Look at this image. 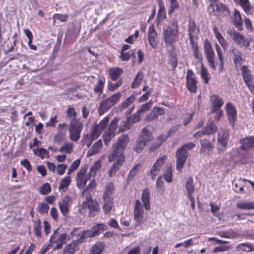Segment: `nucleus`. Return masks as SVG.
Masks as SVG:
<instances>
[{
	"label": "nucleus",
	"mask_w": 254,
	"mask_h": 254,
	"mask_svg": "<svg viewBox=\"0 0 254 254\" xmlns=\"http://www.w3.org/2000/svg\"><path fill=\"white\" fill-rule=\"evenodd\" d=\"M128 140V136L127 135H124L119 138L117 142L114 145L112 151L108 156L110 162L117 161L119 164L123 163L125 161L123 152Z\"/></svg>",
	"instance_id": "nucleus-1"
},
{
	"label": "nucleus",
	"mask_w": 254,
	"mask_h": 254,
	"mask_svg": "<svg viewBox=\"0 0 254 254\" xmlns=\"http://www.w3.org/2000/svg\"><path fill=\"white\" fill-rule=\"evenodd\" d=\"M195 146V143L188 142L184 144L176 151V169L180 173H182L183 168L189 156L188 151L193 149Z\"/></svg>",
	"instance_id": "nucleus-2"
},
{
	"label": "nucleus",
	"mask_w": 254,
	"mask_h": 254,
	"mask_svg": "<svg viewBox=\"0 0 254 254\" xmlns=\"http://www.w3.org/2000/svg\"><path fill=\"white\" fill-rule=\"evenodd\" d=\"M85 200L83 201L79 211L81 214H84L87 210L90 217L94 216L99 210V206L97 202L94 200L90 194H86L84 196Z\"/></svg>",
	"instance_id": "nucleus-3"
},
{
	"label": "nucleus",
	"mask_w": 254,
	"mask_h": 254,
	"mask_svg": "<svg viewBox=\"0 0 254 254\" xmlns=\"http://www.w3.org/2000/svg\"><path fill=\"white\" fill-rule=\"evenodd\" d=\"M164 40L166 46H172L178 40V24L174 21L163 30Z\"/></svg>",
	"instance_id": "nucleus-4"
},
{
	"label": "nucleus",
	"mask_w": 254,
	"mask_h": 254,
	"mask_svg": "<svg viewBox=\"0 0 254 254\" xmlns=\"http://www.w3.org/2000/svg\"><path fill=\"white\" fill-rule=\"evenodd\" d=\"M230 138L229 130L221 127L218 132L217 150L219 154L224 153L227 149Z\"/></svg>",
	"instance_id": "nucleus-5"
},
{
	"label": "nucleus",
	"mask_w": 254,
	"mask_h": 254,
	"mask_svg": "<svg viewBox=\"0 0 254 254\" xmlns=\"http://www.w3.org/2000/svg\"><path fill=\"white\" fill-rule=\"evenodd\" d=\"M83 123L79 119L71 120L69 123V138L72 141L77 142L80 138Z\"/></svg>",
	"instance_id": "nucleus-6"
},
{
	"label": "nucleus",
	"mask_w": 254,
	"mask_h": 254,
	"mask_svg": "<svg viewBox=\"0 0 254 254\" xmlns=\"http://www.w3.org/2000/svg\"><path fill=\"white\" fill-rule=\"evenodd\" d=\"M152 136L150 131L144 127L142 129L141 134L138 138L137 141L134 147V150L137 152H141L146 145L147 142L151 140Z\"/></svg>",
	"instance_id": "nucleus-7"
},
{
	"label": "nucleus",
	"mask_w": 254,
	"mask_h": 254,
	"mask_svg": "<svg viewBox=\"0 0 254 254\" xmlns=\"http://www.w3.org/2000/svg\"><path fill=\"white\" fill-rule=\"evenodd\" d=\"M204 52L209 66L213 70L216 69L217 63L215 61V53L210 42L206 40L204 45Z\"/></svg>",
	"instance_id": "nucleus-8"
},
{
	"label": "nucleus",
	"mask_w": 254,
	"mask_h": 254,
	"mask_svg": "<svg viewBox=\"0 0 254 254\" xmlns=\"http://www.w3.org/2000/svg\"><path fill=\"white\" fill-rule=\"evenodd\" d=\"M134 219L135 225H140L145 221L144 218V212L142 204L139 200L136 199L135 201V205L133 210Z\"/></svg>",
	"instance_id": "nucleus-9"
},
{
	"label": "nucleus",
	"mask_w": 254,
	"mask_h": 254,
	"mask_svg": "<svg viewBox=\"0 0 254 254\" xmlns=\"http://www.w3.org/2000/svg\"><path fill=\"white\" fill-rule=\"evenodd\" d=\"M227 32L234 42L241 47L244 46L247 48L250 46L249 41L246 39L243 35L236 31L235 29H230Z\"/></svg>",
	"instance_id": "nucleus-10"
},
{
	"label": "nucleus",
	"mask_w": 254,
	"mask_h": 254,
	"mask_svg": "<svg viewBox=\"0 0 254 254\" xmlns=\"http://www.w3.org/2000/svg\"><path fill=\"white\" fill-rule=\"evenodd\" d=\"M196 80L195 74L191 70L187 71L186 75V83L188 90L191 93H195L197 91Z\"/></svg>",
	"instance_id": "nucleus-11"
},
{
	"label": "nucleus",
	"mask_w": 254,
	"mask_h": 254,
	"mask_svg": "<svg viewBox=\"0 0 254 254\" xmlns=\"http://www.w3.org/2000/svg\"><path fill=\"white\" fill-rule=\"evenodd\" d=\"M86 168H82L78 172L76 178L77 186L79 189H82L84 187L87 182L90 180L91 175H86Z\"/></svg>",
	"instance_id": "nucleus-12"
},
{
	"label": "nucleus",
	"mask_w": 254,
	"mask_h": 254,
	"mask_svg": "<svg viewBox=\"0 0 254 254\" xmlns=\"http://www.w3.org/2000/svg\"><path fill=\"white\" fill-rule=\"evenodd\" d=\"M188 32L190 42L197 40L199 33V26H197L194 21L191 19L189 21Z\"/></svg>",
	"instance_id": "nucleus-13"
},
{
	"label": "nucleus",
	"mask_w": 254,
	"mask_h": 254,
	"mask_svg": "<svg viewBox=\"0 0 254 254\" xmlns=\"http://www.w3.org/2000/svg\"><path fill=\"white\" fill-rule=\"evenodd\" d=\"M166 156L164 155L158 158L150 170V175L151 176L152 179L154 180L156 176L159 174L162 167L165 164Z\"/></svg>",
	"instance_id": "nucleus-14"
},
{
	"label": "nucleus",
	"mask_w": 254,
	"mask_h": 254,
	"mask_svg": "<svg viewBox=\"0 0 254 254\" xmlns=\"http://www.w3.org/2000/svg\"><path fill=\"white\" fill-rule=\"evenodd\" d=\"M67 125L65 123L60 124L58 126V132L54 136V141L60 143L64 139L67 129Z\"/></svg>",
	"instance_id": "nucleus-15"
},
{
	"label": "nucleus",
	"mask_w": 254,
	"mask_h": 254,
	"mask_svg": "<svg viewBox=\"0 0 254 254\" xmlns=\"http://www.w3.org/2000/svg\"><path fill=\"white\" fill-rule=\"evenodd\" d=\"M200 153L203 155H208L213 151L214 146L212 143L207 139H203L200 141Z\"/></svg>",
	"instance_id": "nucleus-16"
},
{
	"label": "nucleus",
	"mask_w": 254,
	"mask_h": 254,
	"mask_svg": "<svg viewBox=\"0 0 254 254\" xmlns=\"http://www.w3.org/2000/svg\"><path fill=\"white\" fill-rule=\"evenodd\" d=\"M226 111L229 123L232 127H234L237 119L236 108L232 103H228L226 104Z\"/></svg>",
	"instance_id": "nucleus-17"
},
{
	"label": "nucleus",
	"mask_w": 254,
	"mask_h": 254,
	"mask_svg": "<svg viewBox=\"0 0 254 254\" xmlns=\"http://www.w3.org/2000/svg\"><path fill=\"white\" fill-rule=\"evenodd\" d=\"M148 40L149 44L153 48L157 47L158 43L157 34L153 25H150L148 29Z\"/></svg>",
	"instance_id": "nucleus-18"
},
{
	"label": "nucleus",
	"mask_w": 254,
	"mask_h": 254,
	"mask_svg": "<svg viewBox=\"0 0 254 254\" xmlns=\"http://www.w3.org/2000/svg\"><path fill=\"white\" fill-rule=\"evenodd\" d=\"M79 244H81V241L78 239L72 241L64 247L63 254H74L79 250Z\"/></svg>",
	"instance_id": "nucleus-19"
},
{
	"label": "nucleus",
	"mask_w": 254,
	"mask_h": 254,
	"mask_svg": "<svg viewBox=\"0 0 254 254\" xmlns=\"http://www.w3.org/2000/svg\"><path fill=\"white\" fill-rule=\"evenodd\" d=\"M211 110H222L221 107L224 104L223 100L218 96L213 95L210 97Z\"/></svg>",
	"instance_id": "nucleus-20"
},
{
	"label": "nucleus",
	"mask_w": 254,
	"mask_h": 254,
	"mask_svg": "<svg viewBox=\"0 0 254 254\" xmlns=\"http://www.w3.org/2000/svg\"><path fill=\"white\" fill-rule=\"evenodd\" d=\"M164 113L165 112L163 108L155 107L146 116L145 120L147 121L154 120L158 118L159 115H163Z\"/></svg>",
	"instance_id": "nucleus-21"
},
{
	"label": "nucleus",
	"mask_w": 254,
	"mask_h": 254,
	"mask_svg": "<svg viewBox=\"0 0 254 254\" xmlns=\"http://www.w3.org/2000/svg\"><path fill=\"white\" fill-rule=\"evenodd\" d=\"M70 201L71 198L68 196H65L59 203V206L61 212L64 216H65L68 212L69 202Z\"/></svg>",
	"instance_id": "nucleus-22"
},
{
	"label": "nucleus",
	"mask_w": 254,
	"mask_h": 254,
	"mask_svg": "<svg viewBox=\"0 0 254 254\" xmlns=\"http://www.w3.org/2000/svg\"><path fill=\"white\" fill-rule=\"evenodd\" d=\"M232 19L235 26L239 30H242L243 29L242 20L240 12L238 10L235 9Z\"/></svg>",
	"instance_id": "nucleus-23"
},
{
	"label": "nucleus",
	"mask_w": 254,
	"mask_h": 254,
	"mask_svg": "<svg viewBox=\"0 0 254 254\" xmlns=\"http://www.w3.org/2000/svg\"><path fill=\"white\" fill-rule=\"evenodd\" d=\"M241 148L243 150H247L254 147V137H246L241 140Z\"/></svg>",
	"instance_id": "nucleus-24"
},
{
	"label": "nucleus",
	"mask_w": 254,
	"mask_h": 254,
	"mask_svg": "<svg viewBox=\"0 0 254 254\" xmlns=\"http://www.w3.org/2000/svg\"><path fill=\"white\" fill-rule=\"evenodd\" d=\"M141 200L145 210H149L150 208V195L149 190L148 189L143 190L141 194Z\"/></svg>",
	"instance_id": "nucleus-25"
},
{
	"label": "nucleus",
	"mask_w": 254,
	"mask_h": 254,
	"mask_svg": "<svg viewBox=\"0 0 254 254\" xmlns=\"http://www.w3.org/2000/svg\"><path fill=\"white\" fill-rule=\"evenodd\" d=\"M186 180L185 188L188 197L191 196L194 191V185L193 182V179L190 176L186 178Z\"/></svg>",
	"instance_id": "nucleus-26"
},
{
	"label": "nucleus",
	"mask_w": 254,
	"mask_h": 254,
	"mask_svg": "<svg viewBox=\"0 0 254 254\" xmlns=\"http://www.w3.org/2000/svg\"><path fill=\"white\" fill-rule=\"evenodd\" d=\"M213 32L214 35L219 44L221 45L224 50H225L228 46L227 41L223 37L216 26H214L213 28Z\"/></svg>",
	"instance_id": "nucleus-27"
},
{
	"label": "nucleus",
	"mask_w": 254,
	"mask_h": 254,
	"mask_svg": "<svg viewBox=\"0 0 254 254\" xmlns=\"http://www.w3.org/2000/svg\"><path fill=\"white\" fill-rule=\"evenodd\" d=\"M105 244L103 242H99L93 245L89 254H101L104 250Z\"/></svg>",
	"instance_id": "nucleus-28"
},
{
	"label": "nucleus",
	"mask_w": 254,
	"mask_h": 254,
	"mask_svg": "<svg viewBox=\"0 0 254 254\" xmlns=\"http://www.w3.org/2000/svg\"><path fill=\"white\" fill-rule=\"evenodd\" d=\"M102 146V141L101 139L95 142L92 147L88 151L87 156L90 157L94 154H97L100 152V150Z\"/></svg>",
	"instance_id": "nucleus-29"
},
{
	"label": "nucleus",
	"mask_w": 254,
	"mask_h": 254,
	"mask_svg": "<svg viewBox=\"0 0 254 254\" xmlns=\"http://www.w3.org/2000/svg\"><path fill=\"white\" fill-rule=\"evenodd\" d=\"M217 129V127L213 122H211L203 128L206 135L214 134L216 132Z\"/></svg>",
	"instance_id": "nucleus-30"
},
{
	"label": "nucleus",
	"mask_w": 254,
	"mask_h": 254,
	"mask_svg": "<svg viewBox=\"0 0 254 254\" xmlns=\"http://www.w3.org/2000/svg\"><path fill=\"white\" fill-rule=\"evenodd\" d=\"M111 105L105 99L101 102L98 109L99 115L101 116L106 113L111 108Z\"/></svg>",
	"instance_id": "nucleus-31"
},
{
	"label": "nucleus",
	"mask_w": 254,
	"mask_h": 254,
	"mask_svg": "<svg viewBox=\"0 0 254 254\" xmlns=\"http://www.w3.org/2000/svg\"><path fill=\"white\" fill-rule=\"evenodd\" d=\"M123 70L119 67L111 68L109 69V74L113 80H117L123 73Z\"/></svg>",
	"instance_id": "nucleus-32"
},
{
	"label": "nucleus",
	"mask_w": 254,
	"mask_h": 254,
	"mask_svg": "<svg viewBox=\"0 0 254 254\" xmlns=\"http://www.w3.org/2000/svg\"><path fill=\"white\" fill-rule=\"evenodd\" d=\"M94 237L98 236L104 231L107 229V226L103 223L98 224L92 227Z\"/></svg>",
	"instance_id": "nucleus-33"
},
{
	"label": "nucleus",
	"mask_w": 254,
	"mask_h": 254,
	"mask_svg": "<svg viewBox=\"0 0 254 254\" xmlns=\"http://www.w3.org/2000/svg\"><path fill=\"white\" fill-rule=\"evenodd\" d=\"M114 190V185L110 183L105 187V190L103 194V198H113L112 195Z\"/></svg>",
	"instance_id": "nucleus-34"
},
{
	"label": "nucleus",
	"mask_w": 254,
	"mask_h": 254,
	"mask_svg": "<svg viewBox=\"0 0 254 254\" xmlns=\"http://www.w3.org/2000/svg\"><path fill=\"white\" fill-rule=\"evenodd\" d=\"M237 208L244 210L254 209V202L253 201H245L240 202L237 203Z\"/></svg>",
	"instance_id": "nucleus-35"
},
{
	"label": "nucleus",
	"mask_w": 254,
	"mask_h": 254,
	"mask_svg": "<svg viewBox=\"0 0 254 254\" xmlns=\"http://www.w3.org/2000/svg\"><path fill=\"white\" fill-rule=\"evenodd\" d=\"M103 209L106 214L109 213L113 205V198H103Z\"/></svg>",
	"instance_id": "nucleus-36"
},
{
	"label": "nucleus",
	"mask_w": 254,
	"mask_h": 254,
	"mask_svg": "<svg viewBox=\"0 0 254 254\" xmlns=\"http://www.w3.org/2000/svg\"><path fill=\"white\" fill-rule=\"evenodd\" d=\"M232 53L233 55V60L234 64L236 65L240 64L243 61L242 54L240 51L237 49H233Z\"/></svg>",
	"instance_id": "nucleus-37"
},
{
	"label": "nucleus",
	"mask_w": 254,
	"mask_h": 254,
	"mask_svg": "<svg viewBox=\"0 0 254 254\" xmlns=\"http://www.w3.org/2000/svg\"><path fill=\"white\" fill-rule=\"evenodd\" d=\"M78 236L79 237V238H78V240L81 241V244L83 243V240L84 239L88 238L94 237L92 229L91 230H85L81 232L80 233H79Z\"/></svg>",
	"instance_id": "nucleus-38"
},
{
	"label": "nucleus",
	"mask_w": 254,
	"mask_h": 254,
	"mask_svg": "<svg viewBox=\"0 0 254 254\" xmlns=\"http://www.w3.org/2000/svg\"><path fill=\"white\" fill-rule=\"evenodd\" d=\"M192 50L193 51V56L198 61L202 60L201 55L199 53V47L196 41L190 42Z\"/></svg>",
	"instance_id": "nucleus-39"
},
{
	"label": "nucleus",
	"mask_w": 254,
	"mask_h": 254,
	"mask_svg": "<svg viewBox=\"0 0 254 254\" xmlns=\"http://www.w3.org/2000/svg\"><path fill=\"white\" fill-rule=\"evenodd\" d=\"M135 98L136 95L134 93L131 94L129 97L122 103L120 105V109L122 110L128 107L129 105L135 101Z\"/></svg>",
	"instance_id": "nucleus-40"
},
{
	"label": "nucleus",
	"mask_w": 254,
	"mask_h": 254,
	"mask_svg": "<svg viewBox=\"0 0 254 254\" xmlns=\"http://www.w3.org/2000/svg\"><path fill=\"white\" fill-rule=\"evenodd\" d=\"M33 151L35 155L41 157L42 159L48 158L49 156V152L45 148H37V149H34Z\"/></svg>",
	"instance_id": "nucleus-41"
},
{
	"label": "nucleus",
	"mask_w": 254,
	"mask_h": 254,
	"mask_svg": "<svg viewBox=\"0 0 254 254\" xmlns=\"http://www.w3.org/2000/svg\"><path fill=\"white\" fill-rule=\"evenodd\" d=\"M102 130L98 127L96 126L94 127L91 131L90 135L88 134L85 135V136L89 138H92V140L97 139L101 134Z\"/></svg>",
	"instance_id": "nucleus-42"
},
{
	"label": "nucleus",
	"mask_w": 254,
	"mask_h": 254,
	"mask_svg": "<svg viewBox=\"0 0 254 254\" xmlns=\"http://www.w3.org/2000/svg\"><path fill=\"white\" fill-rule=\"evenodd\" d=\"M70 182V178L69 176L65 177L63 179H62L60 183L59 189L60 190H62L63 191H65Z\"/></svg>",
	"instance_id": "nucleus-43"
},
{
	"label": "nucleus",
	"mask_w": 254,
	"mask_h": 254,
	"mask_svg": "<svg viewBox=\"0 0 254 254\" xmlns=\"http://www.w3.org/2000/svg\"><path fill=\"white\" fill-rule=\"evenodd\" d=\"M121 98V94L120 93H117L106 100L112 107L120 101Z\"/></svg>",
	"instance_id": "nucleus-44"
},
{
	"label": "nucleus",
	"mask_w": 254,
	"mask_h": 254,
	"mask_svg": "<svg viewBox=\"0 0 254 254\" xmlns=\"http://www.w3.org/2000/svg\"><path fill=\"white\" fill-rule=\"evenodd\" d=\"M217 56L219 61V63L218 64V70L220 73L222 72L224 69V58L223 57V52L221 49H218V50L216 51Z\"/></svg>",
	"instance_id": "nucleus-45"
},
{
	"label": "nucleus",
	"mask_w": 254,
	"mask_h": 254,
	"mask_svg": "<svg viewBox=\"0 0 254 254\" xmlns=\"http://www.w3.org/2000/svg\"><path fill=\"white\" fill-rule=\"evenodd\" d=\"M143 78V74L141 72H139L136 75L131 84V87L133 89L137 88L141 83Z\"/></svg>",
	"instance_id": "nucleus-46"
},
{
	"label": "nucleus",
	"mask_w": 254,
	"mask_h": 254,
	"mask_svg": "<svg viewBox=\"0 0 254 254\" xmlns=\"http://www.w3.org/2000/svg\"><path fill=\"white\" fill-rule=\"evenodd\" d=\"M58 151L62 153H71L73 151V145L70 143H65L61 147Z\"/></svg>",
	"instance_id": "nucleus-47"
},
{
	"label": "nucleus",
	"mask_w": 254,
	"mask_h": 254,
	"mask_svg": "<svg viewBox=\"0 0 254 254\" xmlns=\"http://www.w3.org/2000/svg\"><path fill=\"white\" fill-rule=\"evenodd\" d=\"M238 248L245 252H253L254 251V246L251 243H241L240 244Z\"/></svg>",
	"instance_id": "nucleus-48"
},
{
	"label": "nucleus",
	"mask_w": 254,
	"mask_h": 254,
	"mask_svg": "<svg viewBox=\"0 0 254 254\" xmlns=\"http://www.w3.org/2000/svg\"><path fill=\"white\" fill-rule=\"evenodd\" d=\"M200 75L201 78L204 80V83L207 84L209 79L210 78V75L208 72L207 69L203 66L201 67Z\"/></svg>",
	"instance_id": "nucleus-49"
},
{
	"label": "nucleus",
	"mask_w": 254,
	"mask_h": 254,
	"mask_svg": "<svg viewBox=\"0 0 254 254\" xmlns=\"http://www.w3.org/2000/svg\"><path fill=\"white\" fill-rule=\"evenodd\" d=\"M170 5L168 8V14L169 15H171L174 10L177 9L179 7V3L177 1V0H169Z\"/></svg>",
	"instance_id": "nucleus-50"
},
{
	"label": "nucleus",
	"mask_w": 254,
	"mask_h": 254,
	"mask_svg": "<svg viewBox=\"0 0 254 254\" xmlns=\"http://www.w3.org/2000/svg\"><path fill=\"white\" fill-rule=\"evenodd\" d=\"M66 115L67 117L70 119V121L71 120L77 119V113L75 111L74 109L70 106H69L67 108Z\"/></svg>",
	"instance_id": "nucleus-51"
},
{
	"label": "nucleus",
	"mask_w": 254,
	"mask_h": 254,
	"mask_svg": "<svg viewBox=\"0 0 254 254\" xmlns=\"http://www.w3.org/2000/svg\"><path fill=\"white\" fill-rule=\"evenodd\" d=\"M236 2H239L241 6L243 7V9L246 12H248L250 11L251 7V4L249 0H234Z\"/></svg>",
	"instance_id": "nucleus-52"
},
{
	"label": "nucleus",
	"mask_w": 254,
	"mask_h": 254,
	"mask_svg": "<svg viewBox=\"0 0 254 254\" xmlns=\"http://www.w3.org/2000/svg\"><path fill=\"white\" fill-rule=\"evenodd\" d=\"M122 164L123 163H118L117 161H115V162L114 163L113 165H112L110 170L109 176L112 177L113 176L115 175L116 172L119 170L120 166H122Z\"/></svg>",
	"instance_id": "nucleus-53"
},
{
	"label": "nucleus",
	"mask_w": 254,
	"mask_h": 254,
	"mask_svg": "<svg viewBox=\"0 0 254 254\" xmlns=\"http://www.w3.org/2000/svg\"><path fill=\"white\" fill-rule=\"evenodd\" d=\"M96 187V184L95 180H92L87 186L86 188L83 190L82 196H86V194H90L89 190H93Z\"/></svg>",
	"instance_id": "nucleus-54"
},
{
	"label": "nucleus",
	"mask_w": 254,
	"mask_h": 254,
	"mask_svg": "<svg viewBox=\"0 0 254 254\" xmlns=\"http://www.w3.org/2000/svg\"><path fill=\"white\" fill-rule=\"evenodd\" d=\"M152 105V102L151 101H150L145 104H142L140 109L138 110V113L142 114L148 111L151 107Z\"/></svg>",
	"instance_id": "nucleus-55"
},
{
	"label": "nucleus",
	"mask_w": 254,
	"mask_h": 254,
	"mask_svg": "<svg viewBox=\"0 0 254 254\" xmlns=\"http://www.w3.org/2000/svg\"><path fill=\"white\" fill-rule=\"evenodd\" d=\"M209 114L210 115H213V117L214 118L215 120L217 122L219 121L223 115V111L222 110H211L210 109V112Z\"/></svg>",
	"instance_id": "nucleus-56"
},
{
	"label": "nucleus",
	"mask_w": 254,
	"mask_h": 254,
	"mask_svg": "<svg viewBox=\"0 0 254 254\" xmlns=\"http://www.w3.org/2000/svg\"><path fill=\"white\" fill-rule=\"evenodd\" d=\"M193 244V239L191 238V239H190L185 241L184 242H181V243L177 244L175 246V247L176 248H179L180 247H184L187 248L189 247V246L192 245Z\"/></svg>",
	"instance_id": "nucleus-57"
},
{
	"label": "nucleus",
	"mask_w": 254,
	"mask_h": 254,
	"mask_svg": "<svg viewBox=\"0 0 254 254\" xmlns=\"http://www.w3.org/2000/svg\"><path fill=\"white\" fill-rule=\"evenodd\" d=\"M51 189L48 183L44 184L40 188L39 192L42 194H47L50 192Z\"/></svg>",
	"instance_id": "nucleus-58"
},
{
	"label": "nucleus",
	"mask_w": 254,
	"mask_h": 254,
	"mask_svg": "<svg viewBox=\"0 0 254 254\" xmlns=\"http://www.w3.org/2000/svg\"><path fill=\"white\" fill-rule=\"evenodd\" d=\"M41 221L40 220H38L36 221V222L35 223L34 225V231L35 235L38 237L41 236Z\"/></svg>",
	"instance_id": "nucleus-59"
},
{
	"label": "nucleus",
	"mask_w": 254,
	"mask_h": 254,
	"mask_svg": "<svg viewBox=\"0 0 254 254\" xmlns=\"http://www.w3.org/2000/svg\"><path fill=\"white\" fill-rule=\"evenodd\" d=\"M110 118L108 116L106 117L103 120L100 121L99 124L97 125L96 126L99 127L100 129L103 130L105 129L109 122Z\"/></svg>",
	"instance_id": "nucleus-60"
},
{
	"label": "nucleus",
	"mask_w": 254,
	"mask_h": 254,
	"mask_svg": "<svg viewBox=\"0 0 254 254\" xmlns=\"http://www.w3.org/2000/svg\"><path fill=\"white\" fill-rule=\"evenodd\" d=\"M139 36L138 30H136L133 34L130 35L125 40V41L130 44H133Z\"/></svg>",
	"instance_id": "nucleus-61"
},
{
	"label": "nucleus",
	"mask_w": 254,
	"mask_h": 254,
	"mask_svg": "<svg viewBox=\"0 0 254 254\" xmlns=\"http://www.w3.org/2000/svg\"><path fill=\"white\" fill-rule=\"evenodd\" d=\"M104 86V82L101 79L99 80L97 85L94 88V91L95 92L101 94L103 92V90Z\"/></svg>",
	"instance_id": "nucleus-62"
},
{
	"label": "nucleus",
	"mask_w": 254,
	"mask_h": 254,
	"mask_svg": "<svg viewBox=\"0 0 254 254\" xmlns=\"http://www.w3.org/2000/svg\"><path fill=\"white\" fill-rule=\"evenodd\" d=\"M37 208H38V211L40 213L43 214V213H46L48 212L49 208V206L47 203H46L45 202L41 203H39Z\"/></svg>",
	"instance_id": "nucleus-63"
},
{
	"label": "nucleus",
	"mask_w": 254,
	"mask_h": 254,
	"mask_svg": "<svg viewBox=\"0 0 254 254\" xmlns=\"http://www.w3.org/2000/svg\"><path fill=\"white\" fill-rule=\"evenodd\" d=\"M216 10L218 13H225L226 14L228 12V8L225 5L221 3L217 4L216 5Z\"/></svg>",
	"instance_id": "nucleus-64"
}]
</instances>
